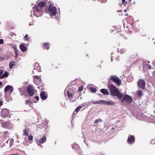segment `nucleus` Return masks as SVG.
<instances>
[{"mask_svg":"<svg viewBox=\"0 0 155 155\" xmlns=\"http://www.w3.org/2000/svg\"><path fill=\"white\" fill-rule=\"evenodd\" d=\"M131 0H129V2H131Z\"/></svg>","mask_w":155,"mask_h":155,"instance_id":"53","label":"nucleus"},{"mask_svg":"<svg viewBox=\"0 0 155 155\" xmlns=\"http://www.w3.org/2000/svg\"><path fill=\"white\" fill-rule=\"evenodd\" d=\"M9 123L8 122H4L2 124V126L3 127H5L9 125Z\"/></svg>","mask_w":155,"mask_h":155,"instance_id":"19","label":"nucleus"},{"mask_svg":"<svg viewBox=\"0 0 155 155\" xmlns=\"http://www.w3.org/2000/svg\"><path fill=\"white\" fill-rule=\"evenodd\" d=\"M122 2H125V0H122Z\"/></svg>","mask_w":155,"mask_h":155,"instance_id":"48","label":"nucleus"},{"mask_svg":"<svg viewBox=\"0 0 155 155\" xmlns=\"http://www.w3.org/2000/svg\"><path fill=\"white\" fill-rule=\"evenodd\" d=\"M106 101L104 100H100V104L106 105Z\"/></svg>","mask_w":155,"mask_h":155,"instance_id":"24","label":"nucleus"},{"mask_svg":"<svg viewBox=\"0 0 155 155\" xmlns=\"http://www.w3.org/2000/svg\"><path fill=\"white\" fill-rule=\"evenodd\" d=\"M153 76H154V78L155 79V73L154 74Z\"/></svg>","mask_w":155,"mask_h":155,"instance_id":"52","label":"nucleus"},{"mask_svg":"<svg viewBox=\"0 0 155 155\" xmlns=\"http://www.w3.org/2000/svg\"><path fill=\"white\" fill-rule=\"evenodd\" d=\"M145 82L143 80H140L138 82V85L139 87L143 89L145 88Z\"/></svg>","mask_w":155,"mask_h":155,"instance_id":"7","label":"nucleus"},{"mask_svg":"<svg viewBox=\"0 0 155 155\" xmlns=\"http://www.w3.org/2000/svg\"><path fill=\"white\" fill-rule=\"evenodd\" d=\"M135 140L134 137L133 135H130L128 137L127 142L129 143H132Z\"/></svg>","mask_w":155,"mask_h":155,"instance_id":"10","label":"nucleus"},{"mask_svg":"<svg viewBox=\"0 0 155 155\" xmlns=\"http://www.w3.org/2000/svg\"><path fill=\"white\" fill-rule=\"evenodd\" d=\"M12 47V48L14 49H16L17 48V46L16 45H13Z\"/></svg>","mask_w":155,"mask_h":155,"instance_id":"37","label":"nucleus"},{"mask_svg":"<svg viewBox=\"0 0 155 155\" xmlns=\"http://www.w3.org/2000/svg\"><path fill=\"white\" fill-rule=\"evenodd\" d=\"M15 54L16 57V58L17 56L18 55V52H17V48H16V49H15Z\"/></svg>","mask_w":155,"mask_h":155,"instance_id":"38","label":"nucleus"},{"mask_svg":"<svg viewBox=\"0 0 155 155\" xmlns=\"http://www.w3.org/2000/svg\"><path fill=\"white\" fill-rule=\"evenodd\" d=\"M148 63H150V61H148Z\"/></svg>","mask_w":155,"mask_h":155,"instance_id":"57","label":"nucleus"},{"mask_svg":"<svg viewBox=\"0 0 155 155\" xmlns=\"http://www.w3.org/2000/svg\"><path fill=\"white\" fill-rule=\"evenodd\" d=\"M30 25H31V24L30 23L29 24Z\"/></svg>","mask_w":155,"mask_h":155,"instance_id":"58","label":"nucleus"},{"mask_svg":"<svg viewBox=\"0 0 155 155\" xmlns=\"http://www.w3.org/2000/svg\"><path fill=\"white\" fill-rule=\"evenodd\" d=\"M46 5V3L45 2H41L38 3V5L41 8Z\"/></svg>","mask_w":155,"mask_h":155,"instance_id":"12","label":"nucleus"},{"mask_svg":"<svg viewBox=\"0 0 155 155\" xmlns=\"http://www.w3.org/2000/svg\"><path fill=\"white\" fill-rule=\"evenodd\" d=\"M15 62L14 61L10 62L9 63V67L10 68H12L15 65Z\"/></svg>","mask_w":155,"mask_h":155,"instance_id":"17","label":"nucleus"},{"mask_svg":"<svg viewBox=\"0 0 155 155\" xmlns=\"http://www.w3.org/2000/svg\"><path fill=\"white\" fill-rule=\"evenodd\" d=\"M92 103L95 104H100V100L94 101L92 102Z\"/></svg>","mask_w":155,"mask_h":155,"instance_id":"25","label":"nucleus"},{"mask_svg":"<svg viewBox=\"0 0 155 155\" xmlns=\"http://www.w3.org/2000/svg\"><path fill=\"white\" fill-rule=\"evenodd\" d=\"M67 93L68 96L69 98L72 97L73 94L72 93L69 92L68 91L67 92Z\"/></svg>","mask_w":155,"mask_h":155,"instance_id":"27","label":"nucleus"},{"mask_svg":"<svg viewBox=\"0 0 155 155\" xmlns=\"http://www.w3.org/2000/svg\"><path fill=\"white\" fill-rule=\"evenodd\" d=\"M35 99L36 100H34V101L35 103H36L39 100V97L38 96H35Z\"/></svg>","mask_w":155,"mask_h":155,"instance_id":"26","label":"nucleus"},{"mask_svg":"<svg viewBox=\"0 0 155 155\" xmlns=\"http://www.w3.org/2000/svg\"><path fill=\"white\" fill-rule=\"evenodd\" d=\"M3 43V40L2 39H0V44H2Z\"/></svg>","mask_w":155,"mask_h":155,"instance_id":"41","label":"nucleus"},{"mask_svg":"<svg viewBox=\"0 0 155 155\" xmlns=\"http://www.w3.org/2000/svg\"><path fill=\"white\" fill-rule=\"evenodd\" d=\"M27 91L30 96H32L35 92L34 87L31 85H29L27 87Z\"/></svg>","mask_w":155,"mask_h":155,"instance_id":"4","label":"nucleus"},{"mask_svg":"<svg viewBox=\"0 0 155 155\" xmlns=\"http://www.w3.org/2000/svg\"><path fill=\"white\" fill-rule=\"evenodd\" d=\"M33 139V136H28V140H31Z\"/></svg>","mask_w":155,"mask_h":155,"instance_id":"34","label":"nucleus"},{"mask_svg":"<svg viewBox=\"0 0 155 155\" xmlns=\"http://www.w3.org/2000/svg\"><path fill=\"white\" fill-rule=\"evenodd\" d=\"M8 134V132L7 131H5L4 132V134L5 135H6Z\"/></svg>","mask_w":155,"mask_h":155,"instance_id":"44","label":"nucleus"},{"mask_svg":"<svg viewBox=\"0 0 155 155\" xmlns=\"http://www.w3.org/2000/svg\"><path fill=\"white\" fill-rule=\"evenodd\" d=\"M109 88L111 96L117 97L118 99H121L123 97V95L113 85L110 84L109 86Z\"/></svg>","mask_w":155,"mask_h":155,"instance_id":"1","label":"nucleus"},{"mask_svg":"<svg viewBox=\"0 0 155 155\" xmlns=\"http://www.w3.org/2000/svg\"><path fill=\"white\" fill-rule=\"evenodd\" d=\"M35 65H36V66H38V63H36L35 64Z\"/></svg>","mask_w":155,"mask_h":155,"instance_id":"45","label":"nucleus"},{"mask_svg":"<svg viewBox=\"0 0 155 155\" xmlns=\"http://www.w3.org/2000/svg\"><path fill=\"white\" fill-rule=\"evenodd\" d=\"M122 102H125L128 103H131L132 101L131 97L127 95H124L122 101Z\"/></svg>","mask_w":155,"mask_h":155,"instance_id":"5","label":"nucleus"},{"mask_svg":"<svg viewBox=\"0 0 155 155\" xmlns=\"http://www.w3.org/2000/svg\"><path fill=\"white\" fill-rule=\"evenodd\" d=\"M34 8L36 9V11L38 12H41L42 9V8L39 7L38 5L35 6L34 7Z\"/></svg>","mask_w":155,"mask_h":155,"instance_id":"18","label":"nucleus"},{"mask_svg":"<svg viewBox=\"0 0 155 155\" xmlns=\"http://www.w3.org/2000/svg\"><path fill=\"white\" fill-rule=\"evenodd\" d=\"M1 59L2 60H4V59H5V58H3L2 57V58H1Z\"/></svg>","mask_w":155,"mask_h":155,"instance_id":"49","label":"nucleus"},{"mask_svg":"<svg viewBox=\"0 0 155 155\" xmlns=\"http://www.w3.org/2000/svg\"><path fill=\"white\" fill-rule=\"evenodd\" d=\"M13 90L14 88L12 87L10 85H8L5 87L4 91L5 92H6L8 91L10 93H11L13 91Z\"/></svg>","mask_w":155,"mask_h":155,"instance_id":"9","label":"nucleus"},{"mask_svg":"<svg viewBox=\"0 0 155 155\" xmlns=\"http://www.w3.org/2000/svg\"><path fill=\"white\" fill-rule=\"evenodd\" d=\"M127 11V9H125L124 10V12H126Z\"/></svg>","mask_w":155,"mask_h":155,"instance_id":"46","label":"nucleus"},{"mask_svg":"<svg viewBox=\"0 0 155 155\" xmlns=\"http://www.w3.org/2000/svg\"><path fill=\"white\" fill-rule=\"evenodd\" d=\"M146 65L147 66V67L148 69H151V67L150 65L147 64Z\"/></svg>","mask_w":155,"mask_h":155,"instance_id":"33","label":"nucleus"},{"mask_svg":"<svg viewBox=\"0 0 155 155\" xmlns=\"http://www.w3.org/2000/svg\"><path fill=\"white\" fill-rule=\"evenodd\" d=\"M100 121L101 122H102V120L100 119H96L94 123V124H95L96 123H97L99 122V121Z\"/></svg>","mask_w":155,"mask_h":155,"instance_id":"30","label":"nucleus"},{"mask_svg":"<svg viewBox=\"0 0 155 155\" xmlns=\"http://www.w3.org/2000/svg\"><path fill=\"white\" fill-rule=\"evenodd\" d=\"M28 37V35L27 34L24 37V39L25 40H27V38Z\"/></svg>","mask_w":155,"mask_h":155,"instance_id":"39","label":"nucleus"},{"mask_svg":"<svg viewBox=\"0 0 155 155\" xmlns=\"http://www.w3.org/2000/svg\"><path fill=\"white\" fill-rule=\"evenodd\" d=\"M10 155H18V154H11Z\"/></svg>","mask_w":155,"mask_h":155,"instance_id":"51","label":"nucleus"},{"mask_svg":"<svg viewBox=\"0 0 155 155\" xmlns=\"http://www.w3.org/2000/svg\"><path fill=\"white\" fill-rule=\"evenodd\" d=\"M125 15L126 16H128V14L127 13H126L125 14Z\"/></svg>","mask_w":155,"mask_h":155,"instance_id":"50","label":"nucleus"},{"mask_svg":"<svg viewBox=\"0 0 155 155\" xmlns=\"http://www.w3.org/2000/svg\"><path fill=\"white\" fill-rule=\"evenodd\" d=\"M8 72L7 71H5L2 75V77H1V78H2L5 77H6L8 76Z\"/></svg>","mask_w":155,"mask_h":155,"instance_id":"20","label":"nucleus"},{"mask_svg":"<svg viewBox=\"0 0 155 155\" xmlns=\"http://www.w3.org/2000/svg\"><path fill=\"white\" fill-rule=\"evenodd\" d=\"M118 51L119 52H120V53L122 54L125 52L126 51V50H125L124 49H120V50H118Z\"/></svg>","mask_w":155,"mask_h":155,"instance_id":"22","label":"nucleus"},{"mask_svg":"<svg viewBox=\"0 0 155 155\" xmlns=\"http://www.w3.org/2000/svg\"><path fill=\"white\" fill-rule=\"evenodd\" d=\"M44 47L45 48L48 50L49 48V46L48 43H45L44 44Z\"/></svg>","mask_w":155,"mask_h":155,"instance_id":"21","label":"nucleus"},{"mask_svg":"<svg viewBox=\"0 0 155 155\" xmlns=\"http://www.w3.org/2000/svg\"><path fill=\"white\" fill-rule=\"evenodd\" d=\"M83 87L81 86L80 87H79L78 90L79 91H81L83 89Z\"/></svg>","mask_w":155,"mask_h":155,"instance_id":"32","label":"nucleus"},{"mask_svg":"<svg viewBox=\"0 0 155 155\" xmlns=\"http://www.w3.org/2000/svg\"><path fill=\"white\" fill-rule=\"evenodd\" d=\"M85 105L84 104H82L80 105L79 107H78L75 109V111L76 112H78L80 109L84 106Z\"/></svg>","mask_w":155,"mask_h":155,"instance_id":"16","label":"nucleus"},{"mask_svg":"<svg viewBox=\"0 0 155 155\" xmlns=\"http://www.w3.org/2000/svg\"><path fill=\"white\" fill-rule=\"evenodd\" d=\"M40 97L42 99L44 100H45L46 99L47 97L45 92L43 91L41 92L40 94Z\"/></svg>","mask_w":155,"mask_h":155,"instance_id":"14","label":"nucleus"},{"mask_svg":"<svg viewBox=\"0 0 155 155\" xmlns=\"http://www.w3.org/2000/svg\"><path fill=\"white\" fill-rule=\"evenodd\" d=\"M2 82H0V87H1L2 85Z\"/></svg>","mask_w":155,"mask_h":155,"instance_id":"47","label":"nucleus"},{"mask_svg":"<svg viewBox=\"0 0 155 155\" xmlns=\"http://www.w3.org/2000/svg\"><path fill=\"white\" fill-rule=\"evenodd\" d=\"M127 2H126V3H125V4H127Z\"/></svg>","mask_w":155,"mask_h":155,"instance_id":"54","label":"nucleus"},{"mask_svg":"<svg viewBox=\"0 0 155 155\" xmlns=\"http://www.w3.org/2000/svg\"><path fill=\"white\" fill-rule=\"evenodd\" d=\"M10 116H8V117H9V118H10Z\"/></svg>","mask_w":155,"mask_h":155,"instance_id":"56","label":"nucleus"},{"mask_svg":"<svg viewBox=\"0 0 155 155\" xmlns=\"http://www.w3.org/2000/svg\"><path fill=\"white\" fill-rule=\"evenodd\" d=\"M112 60H112V58H111V61H112Z\"/></svg>","mask_w":155,"mask_h":155,"instance_id":"55","label":"nucleus"},{"mask_svg":"<svg viewBox=\"0 0 155 155\" xmlns=\"http://www.w3.org/2000/svg\"><path fill=\"white\" fill-rule=\"evenodd\" d=\"M20 48L21 51L25 52L27 50V48L23 45L21 44L20 45Z\"/></svg>","mask_w":155,"mask_h":155,"instance_id":"15","label":"nucleus"},{"mask_svg":"<svg viewBox=\"0 0 155 155\" xmlns=\"http://www.w3.org/2000/svg\"><path fill=\"white\" fill-rule=\"evenodd\" d=\"M151 143L152 144H154L155 143V140H152L151 141Z\"/></svg>","mask_w":155,"mask_h":155,"instance_id":"40","label":"nucleus"},{"mask_svg":"<svg viewBox=\"0 0 155 155\" xmlns=\"http://www.w3.org/2000/svg\"><path fill=\"white\" fill-rule=\"evenodd\" d=\"M1 115L3 117H5L9 116V111L7 109H4L1 111Z\"/></svg>","mask_w":155,"mask_h":155,"instance_id":"6","label":"nucleus"},{"mask_svg":"<svg viewBox=\"0 0 155 155\" xmlns=\"http://www.w3.org/2000/svg\"><path fill=\"white\" fill-rule=\"evenodd\" d=\"M3 102L2 101H0V106H2L3 104Z\"/></svg>","mask_w":155,"mask_h":155,"instance_id":"43","label":"nucleus"},{"mask_svg":"<svg viewBox=\"0 0 155 155\" xmlns=\"http://www.w3.org/2000/svg\"><path fill=\"white\" fill-rule=\"evenodd\" d=\"M51 4V3H50V5L48 8V10L51 14L54 16L56 14L57 9L55 7L52 6Z\"/></svg>","mask_w":155,"mask_h":155,"instance_id":"2","label":"nucleus"},{"mask_svg":"<svg viewBox=\"0 0 155 155\" xmlns=\"http://www.w3.org/2000/svg\"><path fill=\"white\" fill-rule=\"evenodd\" d=\"M110 79L114 81L117 86H119L121 83V81L120 78L115 76H111Z\"/></svg>","mask_w":155,"mask_h":155,"instance_id":"3","label":"nucleus"},{"mask_svg":"<svg viewBox=\"0 0 155 155\" xmlns=\"http://www.w3.org/2000/svg\"><path fill=\"white\" fill-rule=\"evenodd\" d=\"M28 133L27 132L26 129H25L24 130V135H25L26 136L28 135Z\"/></svg>","mask_w":155,"mask_h":155,"instance_id":"29","label":"nucleus"},{"mask_svg":"<svg viewBox=\"0 0 155 155\" xmlns=\"http://www.w3.org/2000/svg\"><path fill=\"white\" fill-rule=\"evenodd\" d=\"M34 81H35L36 80H39V77L38 76H34Z\"/></svg>","mask_w":155,"mask_h":155,"instance_id":"28","label":"nucleus"},{"mask_svg":"<svg viewBox=\"0 0 155 155\" xmlns=\"http://www.w3.org/2000/svg\"><path fill=\"white\" fill-rule=\"evenodd\" d=\"M26 104H29L31 102V101L30 100H28L25 101Z\"/></svg>","mask_w":155,"mask_h":155,"instance_id":"35","label":"nucleus"},{"mask_svg":"<svg viewBox=\"0 0 155 155\" xmlns=\"http://www.w3.org/2000/svg\"><path fill=\"white\" fill-rule=\"evenodd\" d=\"M90 89L92 92L93 93L95 92L96 91V88L94 87H90Z\"/></svg>","mask_w":155,"mask_h":155,"instance_id":"23","label":"nucleus"},{"mask_svg":"<svg viewBox=\"0 0 155 155\" xmlns=\"http://www.w3.org/2000/svg\"><path fill=\"white\" fill-rule=\"evenodd\" d=\"M3 71L2 70H0V78H1V77L2 76V75L3 73Z\"/></svg>","mask_w":155,"mask_h":155,"instance_id":"36","label":"nucleus"},{"mask_svg":"<svg viewBox=\"0 0 155 155\" xmlns=\"http://www.w3.org/2000/svg\"><path fill=\"white\" fill-rule=\"evenodd\" d=\"M100 92L105 95H108L109 94V93L108 90L105 89H102L100 90Z\"/></svg>","mask_w":155,"mask_h":155,"instance_id":"11","label":"nucleus"},{"mask_svg":"<svg viewBox=\"0 0 155 155\" xmlns=\"http://www.w3.org/2000/svg\"><path fill=\"white\" fill-rule=\"evenodd\" d=\"M13 140H11V141L10 142V146H12V143H13Z\"/></svg>","mask_w":155,"mask_h":155,"instance_id":"42","label":"nucleus"},{"mask_svg":"<svg viewBox=\"0 0 155 155\" xmlns=\"http://www.w3.org/2000/svg\"><path fill=\"white\" fill-rule=\"evenodd\" d=\"M137 95L139 96H140L142 95V91H138L137 92Z\"/></svg>","mask_w":155,"mask_h":155,"instance_id":"31","label":"nucleus"},{"mask_svg":"<svg viewBox=\"0 0 155 155\" xmlns=\"http://www.w3.org/2000/svg\"><path fill=\"white\" fill-rule=\"evenodd\" d=\"M114 102L111 100L106 101V105L109 106H113L114 105Z\"/></svg>","mask_w":155,"mask_h":155,"instance_id":"13","label":"nucleus"},{"mask_svg":"<svg viewBox=\"0 0 155 155\" xmlns=\"http://www.w3.org/2000/svg\"><path fill=\"white\" fill-rule=\"evenodd\" d=\"M46 137L44 136L39 140H37L36 141L37 144L39 146H40L41 143H43L46 141Z\"/></svg>","mask_w":155,"mask_h":155,"instance_id":"8","label":"nucleus"}]
</instances>
